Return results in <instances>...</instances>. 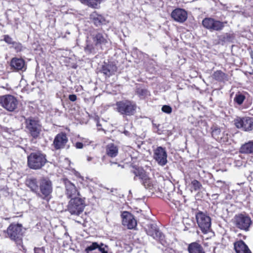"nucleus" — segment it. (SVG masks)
<instances>
[{
	"label": "nucleus",
	"instance_id": "1",
	"mask_svg": "<svg viewBox=\"0 0 253 253\" xmlns=\"http://www.w3.org/2000/svg\"><path fill=\"white\" fill-rule=\"evenodd\" d=\"M84 51L87 53H95L96 50L103 49L110 42L108 35L103 32H95L87 38Z\"/></svg>",
	"mask_w": 253,
	"mask_h": 253
},
{
	"label": "nucleus",
	"instance_id": "2",
	"mask_svg": "<svg viewBox=\"0 0 253 253\" xmlns=\"http://www.w3.org/2000/svg\"><path fill=\"white\" fill-rule=\"evenodd\" d=\"M130 172L134 175V180L139 179L145 188L152 189L156 188V181L150 178L142 168L133 166Z\"/></svg>",
	"mask_w": 253,
	"mask_h": 253
},
{
	"label": "nucleus",
	"instance_id": "3",
	"mask_svg": "<svg viewBox=\"0 0 253 253\" xmlns=\"http://www.w3.org/2000/svg\"><path fill=\"white\" fill-rule=\"evenodd\" d=\"M46 162L45 155L40 151L32 152L28 157V165L31 169H40Z\"/></svg>",
	"mask_w": 253,
	"mask_h": 253
},
{
	"label": "nucleus",
	"instance_id": "4",
	"mask_svg": "<svg viewBox=\"0 0 253 253\" xmlns=\"http://www.w3.org/2000/svg\"><path fill=\"white\" fill-rule=\"evenodd\" d=\"M115 110L120 114L126 116H131L134 114L136 105L133 102L128 100H122L116 103Z\"/></svg>",
	"mask_w": 253,
	"mask_h": 253
},
{
	"label": "nucleus",
	"instance_id": "5",
	"mask_svg": "<svg viewBox=\"0 0 253 253\" xmlns=\"http://www.w3.org/2000/svg\"><path fill=\"white\" fill-rule=\"evenodd\" d=\"M25 127L34 138L39 137L42 130V126L38 119L30 117L25 119Z\"/></svg>",
	"mask_w": 253,
	"mask_h": 253
},
{
	"label": "nucleus",
	"instance_id": "6",
	"mask_svg": "<svg viewBox=\"0 0 253 253\" xmlns=\"http://www.w3.org/2000/svg\"><path fill=\"white\" fill-rule=\"evenodd\" d=\"M84 200L80 197L72 198L68 203L67 211L72 215H79L85 207Z\"/></svg>",
	"mask_w": 253,
	"mask_h": 253
},
{
	"label": "nucleus",
	"instance_id": "7",
	"mask_svg": "<svg viewBox=\"0 0 253 253\" xmlns=\"http://www.w3.org/2000/svg\"><path fill=\"white\" fill-rule=\"evenodd\" d=\"M196 219L198 226L204 234L211 230V218L206 213L199 211L196 214Z\"/></svg>",
	"mask_w": 253,
	"mask_h": 253
},
{
	"label": "nucleus",
	"instance_id": "8",
	"mask_svg": "<svg viewBox=\"0 0 253 253\" xmlns=\"http://www.w3.org/2000/svg\"><path fill=\"white\" fill-rule=\"evenodd\" d=\"M22 225L19 224H11L7 229V233L11 240L20 244L22 235Z\"/></svg>",
	"mask_w": 253,
	"mask_h": 253
},
{
	"label": "nucleus",
	"instance_id": "9",
	"mask_svg": "<svg viewBox=\"0 0 253 253\" xmlns=\"http://www.w3.org/2000/svg\"><path fill=\"white\" fill-rule=\"evenodd\" d=\"M0 104L6 110L12 112L17 108L18 101L12 95H5L0 97Z\"/></svg>",
	"mask_w": 253,
	"mask_h": 253
},
{
	"label": "nucleus",
	"instance_id": "10",
	"mask_svg": "<svg viewBox=\"0 0 253 253\" xmlns=\"http://www.w3.org/2000/svg\"><path fill=\"white\" fill-rule=\"evenodd\" d=\"M234 124L238 128H241L244 131H251L253 129V118L238 117L235 119Z\"/></svg>",
	"mask_w": 253,
	"mask_h": 253
},
{
	"label": "nucleus",
	"instance_id": "11",
	"mask_svg": "<svg viewBox=\"0 0 253 253\" xmlns=\"http://www.w3.org/2000/svg\"><path fill=\"white\" fill-rule=\"evenodd\" d=\"M203 26L210 31L221 30L225 26L224 22L211 18H205L203 20Z\"/></svg>",
	"mask_w": 253,
	"mask_h": 253
},
{
	"label": "nucleus",
	"instance_id": "12",
	"mask_svg": "<svg viewBox=\"0 0 253 253\" xmlns=\"http://www.w3.org/2000/svg\"><path fill=\"white\" fill-rule=\"evenodd\" d=\"M235 221L236 226L241 229L247 231L252 224L251 218L246 215L240 214L235 217Z\"/></svg>",
	"mask_w": 253,
	"mask_h": 253
},
{
	"label": "nucleus",
	"instance_id": "13",
	"mask_svg": "<svg viewBox=\"0 0 253 253\" xmlns=\"http://www.w3.org/2000/svg\"><path fill=\"white\" fill-rule=\"evenodd\" d=\"M146 231L148 235L155 240L163 244L165 236L158 229L156 224H150L147 225Z\"/></svg>",
	"mask_w": 253,
	"mask_h": 253
},
{
	"label": "nucleus",
	"instance_id": "14",
	"mask_svg": "<svg viewBox=\"0 0 253 253\" xmlns=\"http://www.w3.org/2000/svg\"><path fill=\"white\" fill-rule=\"evenodd\" d=\"M153 158L160 166L166 165L168 161L167 153L165 148L161 146L158 147L154 150Z\"/></svg>",
	"mask_w": 253,
	"mask_h": 253
},
{
	"label": "nucleus",
	"instance_id": "15",
	"mask_svg": "<svg viewBox=\"0 0 253 253\" xmlns=\"http://www.w3.org/2000/svg\"><path fill=\"white\" fill-rule=\"evenodd\" d=\"M40 189L43 198L48 199L52 191V185L50 180L46 178H42L40 182Z\"/></svg>",
	"mask_w": 253,
	"mask_h": 253
},
{
	"label": "nucleus",
	"instance_id": "16",
	"mask_svg": "<svg viewBox=\"0 0 253 253\" xmlns=\"http://www.w3.org/2000/svg\"><path fill=\"white\" fill-rule=\"evenodd\" d=\"M86 253H110L108 246L103 244H98L96 242L92 243L85 249Z\"/></svg>",
	"mask_w": 253,
	"mask_h": 253
},
{
	"label": "nucleus",
	"instance_id": "17",
	"mask_svg": "<svg viewBox=\"0 0 253 253\" xmlns=\"http://www.w3.org/2000/svg\"><path fill=\"white\" fill-rule=\"evenodd\" d=\"M122 217L123 225L127 227V228L131 229L136 226V220L129 212L124 211L122 214Z\"/></svg>",
	"mask_w": 253,
	"mask_h": 253
},
{
	"label": "nucleus",
	"instance_id": "18",
	"mask_svg": "<svg viewBox=\"0 0 253 253\" xmlns=\"http://www.w3.org/2000/svg\"><path fill=\"white\" fill-rule=\"evenodd\" d=\"M68 141L66 134L65 133L61 132L55 137L53 146L56 150L61 149L65 147Z\"/></svg>",
	"mask_w": 253,
	"mask_h": 253
},
{
	"label": "nucleus",
	"instance_id": "19",
	"mask_svg": "<svg viewBox=\"0 0 253 253\" xmlns=\"http://www.w3.org/2000/svg\"><path fill=\"white\" fill-rule=\"evenodd\" d=\"M171 16L174 21L183 23L187 19V13L183 9L176 8L172 11Z\"/></svg>",
	"mask_w": 253,
	"mask_h": 253
},
{
	"label": "nucleus",
	"instance_id": "20",
	"mask_svg": "<svg viewBox=\"0 0 253 253\" xmlns=\"http://www.w3.org/2000/svg\"><path fill=\"white\" fill-rule=\"evenodd\" d=\"M11 68L16 71H25L26 70V65L24 59L21 58L14 57L10 61Z\"/></svg>",
	"mask_w": 253,
	"mask_h": 253
},
{
	"label": "nucleus",
	"instance_id": "21",
	"mask_svg": "<svg viewBox=\"0 0 253 253\" xmlns=\"http://www.w3.org/2000/svg\"><path fill=\"white\" fill-rule=\"evenodd\" d=\"M66 188V194L68 198L76 197L79 196V192L74 184L67 179L64 180Z\"/></svg>",
	"mask_w": 253,
	"mask_h": 253
},
{
	"label": "nucleus",
	"instance_id": "22",
	"mask_svg": "<svg viewBox=\"0 0 253 253\" xmlns=\"http://www.w3.org/2000/svg\"><path fill=\"white\" fill-rule=\"evenodd\" d=\"M105 153L110 158H115L118 155L119 147L114 143H109L105 147Z\"/></svg>",
	"mask_w": 253,
	"mask_h": 253
},
{
	"label": "nucleus",
	"instance_id": "23",
	"mask_svg": "<svg viewBox=\"0 0 253 253\" xmlns=\"http://www.w3.org/2000/svg\"><path fill=\"white\" fill-rule=\"evenodd\" d=\"M234 249L237 253H251L248 246L241 240L234 243Z\"/></svg>",
	"mask_w": 253,
	"mask_h": 253
},
{
	"label": "nucleus",
	"instance_id": "24",
	"mask_svg": "<svg viewBox=\"0 0 253 253\" xmlns=\"http://www.w3.org/2000/svg\"><path fill=\"white\" fill-rule=\"evenodd\" d=\"M26 185L34 193H38L39 185L37 180L35 178H28L25 181Z\"/></svg>",
	"mask_w": 253,
	"mask_h": 253
},
{
	"label": "nucleus",
	"instance_id": "25",
	"mask_svg": "<svg viewBox=\"0 0 253 253\" xmlns=\"http://www.w3.org/2000/svg\"><path fill=\"white\" fill-rule=\"evenodd\" d=\"M188 250L189 253H206L203 247L197 242L189 244Z\"/></svg>",
	"mask_w": 253,
	"mask_h": 253
},
{
	"label": "nucleus",
	"instance_id": "26",
	"mask_svg": "<svg viewBox=\"0 0 253 253\" xmlns=\"http://www.w3.org/2000/svg\"><path fill=\"white\" fill-rule=\"evenodd\" d=\"M240 152L244 154H253V141H250L243 145Z\"/></svg>",
	"mask_w": 253,
	"mask_h": 253
},
{
	"label": "nucleus",
	"instance_id": "27",
	"mask_svg": "<svg viewBox=\"0 0 253 253\" xmlns=\"http://www.w3.org/2000/svg\"><path fill=\"white\" fill-rule=\"evenodd\" d=\"M212 77L218 82H224L228 81L227 75L220 70L214 72L212 75Z\"/></svg>",
	"mask_w": 253,
	"mask_h": 253
},
{
	"label": "nucleus",
	"instance_id": "28",
	"mask_svg": "<svg viewBox=\"0 0 253 253\" xmlns=\"http://www.w3.org/2000/svg\"><path fill=\"white\" fill-rule=\"evenodd\" d=\"M114 67L110 64H106L102 66V72L106 76L110 77L114 72Z\"/></svg>",
	"mask_w": 253,
	"mask_h": 253
},
{
	"label": "nucleus",
	"instance_id": "29",
	"mask_svg": "<svg viewBox=\"0 0 253 253\" xmlns=\"http://www.w3.org/2000/svg\"><path fill=\"white\" fill-rule=\"evenodd\" d=\"M202 187L201 183L197 180L194 179L191 182L190 190L191 192L193 191H197L200 190Z\"/></svg>",
	"mask_w": 253,
	"mask_h": 253
},
{
	"label": "nucleus",
	"instance_id": "30",
	"mask_svg": "<svg viewBox=\"0 0 253 253\" xmlns=\"http://www.w3.org/2000/svg\"><path fill=\"white\" fill-rule=\"evenodd\" d=\"M212 136L217 140H222V137H221L220 129L217 126H214L212 130L211 133ZM223 141L225 140L223 138Z\"/></svg>",
	"mask_w": 253,
	"mask_h": 253
},
{
	"label": "nucleus",
	"instance_id": "31",
	"mask_svg": "<svg viewBox=\"0 0 253 253\" xmlns=\"http://www.w3.org/2000/svg\"><path fill=\"white\" fill-rule=\"evenodd\" d=\"M91 16L94 24L96 26H98L102 24L104 21L103 17L101 15H98L96 13H93Z\"/></svg>",
	"mask_w": 253,
	"mask_h": 253
},
{
	"label": "nucleus",
	"instance_id": "32",
	"mask_svg": "<svg viewBox=\"0 0 253 253\" xmlns=\"http://www.w3.org/2000/svg\"><path fill=\"white\" fill-rule=\"evenodd\" d=\"M245 98L246 97L244 94L238 92L235 95V96L234 98V101L238 105H241L244 102Z\"/></svg>",
	"mask_w": 253,
	"mask_h": 253
},
{
	"label": "nucleus",
	"instance_id": "33",
	"mask_svg": "<svg viewBox=\"0 0 253 253\" xmlns=\"http://www.w3.org/2000/svg\"><path fill=\"white\" fill-rule=\"evenodd\" d=\"M136 92L137 94H138L142 98H144L149 95L148 91L145 88L138 87L137 89Z\"/></svg>",
	"mask_w": 253,
	"mask_h": 253
},
{
	"label": "nucleus",
	"instance_id": "34",
	"mask_svg": "<svg viewBox=\"0 0 253 253\" xmlns=\"http://www.w3.org/2000/svg\"><path fill=\"white\" fill-rule=\"evenodd\" d=\"M162 110L166 113L170 114L172 111V109L169 106L164 105L162 108Z\"/></svg>",
	"mask_w": 253,
	"mask_h": 253
},
{
	"label": "nucleus",
	"instance_id": "35",
	"mask_svg": "<svg viewBox=\"0 0 253 253\" xmlns=\"http://www.w3.org/2000/svg\"><path fill=\"white\" fill-rule=\"evenodd\" d=\"M12 47L14 48L17 52L21 51L22 47L21 43L15 42L12 44Z\"/></svg>",
	"mask_w": 253,
	"mask_h": 253
},
{
	"label": "nucleus",
	"instance_id": "36",
	"mask_svg": "<svg viewBox=\"0 0 253 253\" xmlns=\"http://www.w3.org/2000/svg\"><path fill=\"white\" fill-rule=\"evenodd\" d=\"M34 253H45V248L42 247H35L34 249Z\"/></svg>",
	"mask_w": 253,
	"mask_h": 253
},
{
	"label": "nucleus",
	"instance_id": "37",
	"mask_svg": "<svg viewBox=\"0 0 253 253\" xmlns=\"http://www.w3.org/2000/svg\"><path fill=\"white\" fill-rule=\"evenodd\" d=\"M4 41L8 44H12L14 42L13 41L12 39L8 35L4 36Z\"/></svg>",
	"mask_w": 253,
	"mask_h": 253
},
{
	"label": "nucleus",
	"instance_id": "38",
	"mask_svg": "<svg viewBox=\"0 0 253 253\" xmlns=\"http://www.w3.org/2000/svg\"><path fill=\"white\" fill-rule=\"evenodd\" d=\"M85 181L87 183V186L89 187H93L94 185L92 184V180L86 177Z\"/></svg>",
	"mask_w": 253,
	"mask_h": 253
},
{
	"label": "nucleus",
	"instance_id": "39",
	"mask_svg": "<svg viewBox=\"0 0 253 253\" xmlns=\"http://www.w3.org/2000/svg\"><path fill=\"white\" fill-rule=\"evenodd\" d=\"M82 141L84 145H89L91 143V141L87 138H83Z\"/></svg>",
	"mask_w": 253,
	"mask_h": 253
},
{
	"label": "nucleus",
	"instance_id": "40",
	"mask_svg": "<svg viewBox=\"0 0 253 253\" xmlns=\"http://www.w3.org/2000/svg\"><path fill=\"white\" fill-rule=\"evenodd\" d=\"M84 144L83 142H78L75 144V146L77 149H82L83 148Z\"/></svg>",
	"mask_w": 253,
	"mask_h": 253
},
{
	"label": "nucleus",
	"instance_id": "41",
	"mask_svg": "<svg viewBox=\"0 0 253 253\" xmlns=\"http://www.w3.org/2000/svg\"><path fill=\"white\" fill-rule=\"evenodd\" d=\"M69 99L71 101H75L77 100V96L75 94H71L69 96Z\"/></svg>",
	"mask_w": 253,
	"mask_h": 253
},
{
	"label": "nucleus",
	"instance_id": "42",
	"mask_svg": "<svg viewBox=\"0 0 253 253\" xmlns=\"http://www.w3.org/2000/svg\"><path fill=\"white\" fill-rule=\"evenodd\" d=\"M93 160V157H90V156H87V161L88 162L91 161Z\"/></svg>",
	"mask_w": 253,
	"mask_h": 253
},
{
	"label": "nucleus",
	"instance_id": "43",
	"mask_svg": "<svg viewBox=\"0 0 253 253\" xmlns=\"http://www.w3.org/2000/svg\"><path fill=\"white\" fill-rule=\"evenodd\" d=\"M80 177H81V178L82 179V180H83V181H84V180H84V178L83 177H82V176H80Z\"/></svg>",
	"mask_w": 253,
	"mask_h": 253
},
{
	"label": "nucleus",
	"instance_id": "44",
	"mask_svg": "<svg viewBox=\"0 0 253 253\" xmlns=\"http://www.w3.org/2000/svg\"><path fill=\"white\" fill-rule=\"evenodd\" d=\"M127 131H125V134H127Z\"/></svg>",
	"mask_w": 253,
	"mask_h": 253
},
{
	"label": "nucleus",
	"instance_id": "45",
	"mask_svg": "<svg viewBox=\"0 0 253 253\" xmlns=\"http://www.w3.org/2000/svg\"><path fill=\"white\" fill-rule=\"evenodd\" d=\"M65 235H68L67 233H65Z\"/></svg>",
	"mask_w": 253,
	"mask_h": 253
},
{
	"label": "nucleus",
	"instance_id": "46",
	"mask_svg": "<svg viewBox=\"0 0 253 253\" xmlns=\"http://www.w3.org/2000/svg\"><path fill=\"white\" fill-rule=\"evenodd\" d=\"M97 126H100V125L97 124Z\"/></svg>",
	"mask_w": 253,
	"mask_h": 253
}]
</instances>
